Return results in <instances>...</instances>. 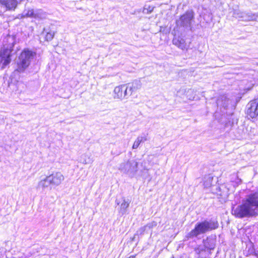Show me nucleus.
I'll return each instance as SVG.
<instances>
[{
	"mask_svg": "<svg viewBox=\"0 0 258 258\" xmlns=\"http://www.w3.org/2000/svg\"><path fill=\"white\" fill-rule=\"evenodd\" d=\"M172 258H174L173 257H172Z\"/></svg>",
	"mask_w": 258,
	"mask_h": 258,
	"instance_id": "nucleus-31",
	"label": "nucleus"
},
{
	"mask_svg": "<svg viewBox=\"0 0 258 258\" xmlns=\"http://www.w3.org/2000/svg\"><path fill=\"white\" fill-rule=\"evenodd\" d=\"M230 103L231 101L224 95L219 97L217 100L218 107L220 108L221 111L223 113L226 112L225 111L228 108V105Z\"/></svg>",
	"mask_w": 258,
	"mask_h": 258,
	"instance_id": "nucleus-10",
	"label": "nucleus"
},
{
	"mask_svg": "<svg viewBox=\"0 0 258 258\" xmlns=\"http://www.w3.org/2000/svg\"><path fill=\"white\" fill-rule=\"evenodd\" d=\"M172 42L174 45L182 50L187 49L189 47V45L187 44L185 40L179 36L174 37Z\"/></svg>",
	"mask_w": 258,
	"mask_h": 258,
	"instance_id": "nucleus-11",
	"label": "nucleus"
},
{
	"mask_svg": "<svg viewBox=\"0 0 258 258\" xmlns=\"http://www.w3.org/2000/svg\"><path fill=\"white\" fill-rule=\"evenodd\" d=\"M137 234H137H137H135L134 235V236H136L137 235Z\"/></svg>",
	"mask_w": 258,
	"mask_h": 258,
	"instance_id": "nucleus-28",
	"label": "nucleus"
},
{
	"mask_svg": "<svg viewBox=\"0 0 258 258\" xmlns=\"http://www.w3.org/2000/svg\"><path fill=\"white\" fill-rule=\"evenodd\" d=\"M213 177L210 175L206 176L204 177V185L206 187H209L212 185Z\"/></svg>",
	"mask_w": 258,
	"mask_h": 258,
	"instance_id": "nucleus-18",
	"label": "nucleus"
},
{
	"mask_svg": "<svg viewBox=\"0 0 258 258\" xmlns=\"http://www.w3.org/2000/svg\"><path fill=\"white\" fill-rule=\"evenodd\" d=\"M0 3L7 9L11 10L16 8L18 2L17 0H0Z\"/></svg>",
	"mask_w": 258,
	"mask_h": 258,
	"instance_id": "nucleus-14",
	"label": "nucleus"
},
{
	"mask_svg": "<svg viewBox=\"0 0 258 258\" xmlns=\"http://www.w3.org/2000/svg\"><path fill=\"white\" fill-rule=\"evenodd\" d=\"M204 245L206 247L210 249H213L214 248V244L213 243H211V244H209V240L207 239L204 242Z\"/></svg>",
	"mask_w": 258,
	"mask_h": 258,
	"instance_id": "nucleus-21",
	"label": "nucleus"
},
{
	"mask_svg": "<svg viewBox=\"0 0 258 258\" xmlns=\"http://www.w3.org/2000/svg\"><path fill=\"white\" fill-rule=\"evenodd\" d=\"M12 86H14V85L11 84V85H10V87Z\"/></svg>",
	"mask_w": 258,
	"mask_h": 258,
	"instance_id": "nucleus-27",
	"label": "nucleus"
},
{
	"mask_svg": "<svg viewBox=\"0 0 258 258\" xmlns=\"http://www.w3.org/2000/svg\"><path fill=\"white\" fill-rule=\"evenodd\" d=\"M232 214L238 218L258 215V191L247 195L240 205L233 207Z\"/></svg>",
	"mask_w": 258,
	"mask_h": 258,
	"instance_id": "nucleus-1",
	"label": "nucleus"
},
{
	"mask_svg": "<svg viewBox=\"0 0 258 258\" xmlns=\"http://www.w3.org/2000/svg\"><path fill=\"white\" fill-rule=\"evenodd\" d=\"M254 113L256 115H258V102L254 109Z\"/></svg>",
	"mask_w": 258,
	"mask_h": 258,
	"instance_id": "nucleus-24",
	"label": "nucleus"
},
{
	"mask_svg": "<svg viewBox=\"0 0 258 258\" xmlns=\"http://www.w3.org/2000/svg\"><path fill=\"white\" fill-rule=\"evenodd\" d=\"M147 140V138L146 136H139L136 141H135L133 145V149H136L138 148L139 145L141 143L144 142Z\"/></svg>",
	"mask_w": 258,
	"mask_h": 258,
	"instance_id": "nucleus-17",
	"label": "nucleus"
},
{
	"mask_svg": "<svg viewBox=\"0 0 258 258\" xmlns=\"http://www.w3.org/2000/svg\"><path fill=\"white\" fill-rule=\"evenodd\" d=\"M137 234H137H137H135L134 235V236H136L137 235Z\"/></svg>",
	"mask_w": 258,
	"mask_h": 258,
	"instance_id": "nucleus-30",
	"label": "nucleus"
},
{
	"mask_svg": "<svg viewBox=\"0 0 258 258\" xmlns=\"http://www.w3.org/2000/svg\"><path fill=\"white\" fill-rule=\"evenodd\" d=\"M242 20L245 21H256L258 22V15L255 14L243 12Z\"/></svg>",
	"mask_w": 258,
	"mask_h": 258,
	"instance_id": "nucleus-15",
	"label": "nucleus"
},
{
	"mask_svg": "<svg viewBox=\"0 0 258 258\" xmlns=\"http://www.w3.org/2000/svg\"><path fill=\"white\" fill-rule=\"evenodd\" d=\"M147 227V226L141 227L139 230L137 231V234H139V233L141 234H142L145 231Z\"/></svg>",
	"mask_w": 258,
	"mask_h": 258,
	"instance_id": "nucleus-23",
	"label": "nucleus"
},
{
	"mask_svg": "<svg viewBox=\"0 0 258 258\" xmlns=\"http://www.w3.org/2000/svg\"><path fill=\"white\" fill-rule=\"evenodd\" d=\"M36 55V53L28 49H24L19 56L17 62V68L16 71L23 73L29 66L31 61Z\"/></svg>",
	"mask_w": 258,
	"mask_h": 258,
	"instance_id": "nucleus-3",
	"label": "nucleus"
},
{
	"mask_svg": "<svg viewBox=\"0 0 258 258\" xmlns=\"http://www.w3.org/2000/svg\"><path fill=\"white\" fill-rule=\"evenodd\" d=\"M218 226V222L212 219L198 222L196 224L194 229L186 235V237L188 239L198 237L201 234H204L208 231L217 229Z\"/></svg>",
	"mask_w": 258,
	"mask_h": 258,
	"instance_id": "nucleus-2",
	"label": "nucleus"
},
{
	"mask_svg": "<svg viewBox=\"0 0 258 258\" xmlns=\"http://www.w3.org/2000/svg\"><path fill=\"white\" fill-rule=\"evenodd\" d=\"M127 86L129 87L128 91L130 95H131L133 92L140 89L141 88L142 84L140 81L135 80L131 85L128 84Z\"/></svg>",
	"mask_w": 258,
	"mask_h": 258,
	"instance_id": "nucleus-16",
	"label": "nucleus"
},
{
	"mask_svg": "<svg viewBox=\"0 0 258 258\" xmlns=\"http://www.w3.org/2000/svg\"><path fill=\"white\" fill-rule=\"evenodd\" d=\"M51 185V182L48 176L42 179L38 183L37 189L38 190H44L45 188Z\"/></svg>",
	"mask_w": 258,
	"mask_h": 258,
	"instance_id": "nucleus-13",
	"label": "nucleus"
},
{
	"mask_svg": "<svg viewBox=\"0 0 258 258\" xmlns=\"http://www.w3.org/2000/svg\"><path fill=\"white\" fill-rule=\"evenodd\" d=\"M6 42L3 46L1 48L0 57L1 62L3 63V67L9 64L11 61V53L13 50V47L15 44V40L13 37L9 36L6 38Z\"/></svg>",
	"mask_w": 258,
	"mask_h": 258,
	"instance_id": "nucleus-4",
	"label": "nucleus"
},
{
	"mask_svg": "<svg viewBox=\"0 0 258 258\" xmlns=\"http://www.w3.org/2000/svg\"><path fill=\"white\" fill-rule=\"evenodd\" d=\"M49 177L51 182V186H57L64 180V177L60 172H55L49 175Z\"/></svg>",
	"mask_w": 258,
	"mask_h": 258,
	"instance_id": "nucleus-9",
	"label": "nucleus"
},
{
	"mask_svg": "<svg viewBox=\"0 0 258 258\" xmlns=\"http://www.w3.org/2000/svg\"><path fill=\"white\" fill-rule=\"evenodd\" d=\"M83 163H84V164H87V162H86V161H84V162H83Z\"/></svg>",
	"mask_w": 258,
	"mask_h": 258,
	"instance_id": "nucleus-26",
	"label": "nucleus"
},
{
	"mask_svg": "<svg viewBox=\"0 0 258 258\" xmlns=\"http://www.w3.org/2000/svg\"><path fill=\"white\" fill-rule=\"evenodd\" d=\"M154 9V7L153 6L146 5L144 7L143 13L147 14H150L153 12Z\"/></svg>",
	"mask_w": 258,
	"mask_h": 258,
	"instance_id": "nucleus-19",
	"label": "nucleus"
},
{
	"mask_svg": "<svg viewBox=\"0 0 258 258\" xmlns=\"http://www.w3.org/2000/svg\"><path fill=\"white\" fill-rule=\"evenodd\" d=\"M243 13V12H241L239 10H235L233 12V16L236 18H239L242 20Z\"/></svg>",
	"mask_w": 258,
	"mask_h": 258,
	"instance_id": "nucleus-20",
	"label": "nucleus"
},
{
	"mask_svg": "<svg viewBox=\"0 0 258 258\" xmlns=\"http://www.w3.org/2000/svg\"><path fill=\"white\" fill-rule=\"evenodd\" d=\"M118 169L121 172L133 177L138 171V162L135 160H128L121 163Z\"/></svg>",
	"mask_w": 258,
	"mask_h": 258,
	"instance_id": "nucleus-5",
	"label": "nucleus"
},
{
	"mask_svg": "<svg viewBox=\"0 0 258 258\" xmlns=\"http://www.w3.org/2000/svg\"><path fill=\"white\" fill-rule=\"evenodd\" d=\"M128 88L127 85H121L115 87L113 90V98L120 100L127 98L131 96Z\"/></svg>",
	"mask_w": 258,
	"mask_h": 258,
	"instance_id": "nucleus-6",
	"label": "nucleus"
},
{
	"mask_svg": "<svg viewBox=\"0 0 258 258\" xmlns=\"http://www.w3.org/2000/svg\"><path fill=\"white\" fill-rule=\"evenodd\" d=\"M137 234H137H137H135L134 235V236H136L137 235Z\"/></svg>",
	"mask_w": 258,
	"mask_h": 258,
	"instance_id": "nucleus-29",
	"label": "nucleus"
},
{
	"mask_svg": "<svg viewBox=\"0 0 258 258\" xmlns=\"http://www.w3.org/2000/svg\"><path fill=\"white\" fill-rule=\"evenodd\" d=\"M25 15L27 17L40 19H45L47 17V13L41 9H29Z\"/></svg>",
	"mask_w": 258,
	"mask_h": 258,
	"instance_id": "nucleus-8",
	"label": "nucleus"
},
{
	"mask_svg": "<svg viewBox=\"0 0 258 258\" xmlns=\"http://www.w3.org/2000/svg\"><path fill=\"white\" fill-rule=\"evenodd\" d=\"M116 203L118 205H119V208L118 209V212L121 215H123L124 214L126 213L127 208L130 206V202L129 200H126L124 198L122 199L121 202H119L118 200H116Z\"/></svg>",
	"mask_w": 258,
	"mask_h": 258,
	"instance_id": "nucleus-12",
	"label": "nucleus"
},
{
	"mask_svg": "<svg viewBox=\"0 0 258 258\" xmlns=\"http://www.w3.org/2000/svg\"><path fill=\"white\" fill-rule=\"evenodd\" d=\"M54 36V33L52 32H48L46 34L45 39L47 41H50L52 39Z\"/></svg>",
	"mask_w": 258,
	"mask_h": 258,
	"instance_id": "nucleus-22",
	"label": "nucleus"
},
{
	"mask_svg": "<svg viewBox=\"0 0 258 258\" xmlns=\"http://www.w3.org/2000/svg\"><path fill=\"white\" fill-rule=\"evenodd\" d=\"M194 18V14L193 11H187L185 14L180 17L179 20L176 21V24L179 27H190L191 21Z\"/></svg>",
	"mask_w": 258,
	"mask_h": 258,
	"instance_id": "nucleus-7",
	"label": "nucleus"
},
{
	"mask_svg": "<svg viewBox=\"0 0 258 258\" xmlns=\"http://www.w3.org/2000/svg\"><path fill=\"white\" fill-rule=\"evenodd\" d=\"M17 85H18V86H23V85L22 83H18Z\"/></svg>",
	"mask_w": 258,
	"mask_h": 258,
	"instance_id": "nucleus-25",
	"label": "nucleus"
}]
</instances>
